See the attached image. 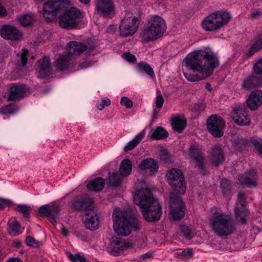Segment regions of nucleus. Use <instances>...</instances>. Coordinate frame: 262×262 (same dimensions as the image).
<instances>
[{"label": "nucleus", "instance_id": "nucleus-1", "mask_svg": "<svg viewBox=\"0 0 262 262\" xmlns=\"http://www.w3.org/2000/svg\"><path fill=\"white\" fill-rule=\"evenodd\" d=\"M219 64L216 54L208 48L189 53L183 62L182 71L186 79L194 82L205 79L212 75Z\"/></svg>", "mask_w": 262, "mask_h": 262}, {"label": "nucleus", "instance_id": "nucleus-2", "mask_svg": "<svg viewBox=\"0 0 262 262\" xmlns=\"http://www.w3.org/2000/svg\"><path fill=\"white\" fill-rule=\"evenodd\" d=\"M135 204L140 207L144 219L147 222H155L160 219L162 211L157 199L147 188L138 190L134 196Z\"/></svg>", "mask_w": 262, "mask_h": 262}, {"label": "nucleus", "instance_id": "nucleus-3", "mask_svg": "<svg viewBox=\"0 0 262 262\" xmlns=\"http://www.w3.org/2000/svg\"><path fill=\"white\" fill-rule=\"evenodd\" d=\"M113 228L118 235L126 236L133 230L140 229L139 220L130 210H121L116 208L113 213Z\"/></svg>", "mask_w": 262, "mask_h": 262}, {"label": "nucleus", "instance_id": "nucleus-4", "mask_svg": "<svg viewBox=\"0 0 262 262\" xmlns=\"http://www.w3.org/2000/svg\"><path fill=\"white\" fill-rule=\"evenodd\" d=\"M209 222L211 231L219 236L229 235L235 230L231 216L219 207L210 208Z\"/></svg>", "mask_w": 262, "mask_h": 262}, {"label": "nucleus", "instance_id": "nucleus-5", "mask_svg": "<svg viewBox=\"0 0 262 262\" xmlns=\"http://www.w3.org/2000/svg\"><path fill=\"white\" fill-rule=\"evenodd\" d=\"M93 204V200L88 196L77 199L73 204L76 209L85 211L83 222L86 229L92 231L97 229L99 226V216Z\"/></svg>", "mask_w": 262, "mask_h": 262}, {"label": "nucleus", "instance_id": "nucleus-6", "mask_svg": "<svg viewBox=\"0 0 262 262\" xmlns=\"http://www.w3.org/2000/svg\"><path fill=\"white\" fill-rule=\"evenodd\" d=\"M166 30L165 20L159 15H152L148 19L147 27L141 34V36L145 42L154 41L159 38Z\"/></svg>", "mask_w": 262, "mask_h": 262}, {"label": "nucleus", "instance_id": "nucleus-7", "mask_svg": "<svg viewBox=\"0 0 262 262\" xmlns=\"http://www.w3.org/2000/svg\"><path fill=\"white\" fill-rule=\"evenodd\" d=\"M230 19L231 15L229 12L219 11L207 16L202 21L201 26L206 31L213 32L227 24Z\"/></svg>", "mask_w": 262, "mask_h": 262}, {"label": "nucleus", "instance_id": "nucleus-8", "mask_svg": "<svg viewBox=\"0 0 262 262\" xmlns=\"http://www.w3.org/2000/svg\"><path fill=\"white\" fill-rule=\"evenodd\" d=\"M167 181L175 192L184 194L186 191L184 176L182 171L177 168L169 170L166 174Z\"/></svg>", "mask_w": 262, "mask_h": 262}, {"label": "nucleus", "instance_id": "nucleus-9", "mask_svg": "<svg viewBox=\"0 0 262 262\" xmlns=\"http://www.w3.org/2000/svg\"><path fill=\"white\" fill-rule=\"evenodd\" d=\"M169 218L171 220H181L185 215V206L181 196L175 192L169 194Z\"/></svg>", "mask_w": 262, "mask_h": 262}, {"label": "nucleus", "instance_id": "nucleus-10", "mask_svg": "<svg viewBox=\"0 0 262 262\" xmlns=\"http://www.w3.org/2000/svg\"><path fill=\"white\" fill-rule=\"evenodd\" d=\"M81 13L77 9L72 7L66 10L59 17L58 24L63 29H72L77 27L78 19Z\"/></svg>", "mask_w": 262, "mask_h": 262}, {"label": "nucleus", "instance_id": "nucleus-11", "mask_svg": "<svg viewBox=\"0 0 262 262\" xmlns=\"http://www.w3.org/2000/svg\"><path fill=\"white\" fill-rule=\"evenodd\" d=\"M138 27V17L133 13H128L121 21L119 26L120 35L123 37L132 36L136 32Z\"/></svg>", "mask_w": 262, "mask_h": 262}, {"label": "nucleus", "instance_id": "nucleus-12", "mask_svg": "<svg viewBox=\"0 0 262 262\" xmlns=\"http://www.w3.org/2000/svg\"><path fill=\"white\" fill-rule=\"evenodd\" d=\"M63 0H51L43 5L42 15L47 21H52L54 17L64 8Z\"/></svg>", "mask_w": 262, "mask_h": 262}, {"label": "nucleus", "instance_id": "nucleus-13", "mask_svg": "<svg viewBox=\"0 0 262 262\" xmlns=\"http://www.w3.org/2000/svg\"><path fill=\"white\" fill-rule=\"evenodd\" d=\"M208 131L215 137H221L224 135L225 122L223 119L217 115L210 116L207 120Z\"/></svg>", "mask_w": 262, "mask_h": 262}, {"label": "nucleus", "instance_id": "nucleus-14", "mask_svg": "<svg viewBox=\"0 0 262 262\" xmlns=\"http://www.w3.org/2000/svg\"><path fill=\"white\" fill-rule=\"evenodd\" d=\"M68 54L70 56H78L86 50L93 51L95 48L93 42H88L86 44L78 41H71L67 44Z\"/></svg>", "mask_w": 262, "mask_h": 262}, {"label": "nucleus", "instance_id": "nucleus-15", "mask_svg": "<svg viewBox=\"0 0 262 262\" xmlns=\"http://www.w3.org/2000/svg\"><path fill=\"white\" fill-rule=\"evenodd\" d=\"M233 119L235 123L239 125H247L250 122V119L246 112L244 104L236 105L233 109Z\"/></svg>", "mask_w": 262, "mask_h": 262}, {"label": "nucleus", "instance_id": "nucleus-16", "mask_svg": "<svg viewBox=\"0 0 262 262\" xmlns=\"http://www.w3.org/2000/svg\"><path fill=\"white\" fill-rule=\"evenodd\" d=\"M189 157L191 161L199 168H202L204 166L205 157L202 149L198 144L190 145L189 151Z\"/></svg>", "mask_w": 262, "mask_h": 262}, {"label": "nucleus", "instance_id": "nucleus-17", "mask_svg": "<svg viewBox=\"0 0 262 262\" xmlns=\"http://www.w3.org/2000/svg\"><path fill=\"white\" fill-rule=\"evenodd\" d=\"M96 8L99 14L109 17L113 15L115 6L113 0H97Z\"/></svg>", "mask_w": 262, "mask_h": 262}, {"label": "nucleus", "instance_id": "nucleus-18", "mask_svg": "<svg viewBox=\"0 0 262 262\" xmlns=\"http://www.w3.org/2000/svg\"><path fill=\"white\" fill-rule=\"evenodd\" d=\"M237 196L240 203H237L235 208V217L238 222L244 224L246 222L245 217L248 214V212L243 203L245 194L241 192L238 193Z\"/></svg>", "mask_w": 262, "mask_h": 262}, {"label": "nucleus", "instance_id": "nucleus-19", "mask_svg": "<svg viewBox=\"0 0 262 262\" xmlns=\"http://www.w3.org/2000/svg\"><path fill=\"white\" fill-rule=\"evenodd\" d=\"M59 211V206L53 204L42 205L39 208V213L43 216L49 217L53 224L56 223L55 217L58 215Z\"/></svg>", "mask_w": 262, "mask_h": 262}, {"label": "nucleus", "instance_id": "nucleus-20", "mask_svg": "<svg viewBox=\"0 0 262 262\" xmlns=\"http://www.w3.org/2000/svg\"><path fill=\"white\" fill-rule=\"evenodd\" d=\"M0 34L3 38L12 40H19L23 37L21 32L10 25H4L0 30Z\"/></svg>", "mask_w": 262, "mask_h": 262}, {"label": "nucleus", "instance_id": "nucleus-21", "mask_svg": "<svg viewBox=\"0 0 262 262\" xmlns=\"http://www.w3.org/2000/svg\"><path fill=\"white\" fill-rule=\"evenodd\" d=\"M8 101H14L24 97L27 92L26 87L22 84H14L9 88Z\"/></svg>", "mask_w": 262, "mask_h": 262}, {"label": "nucleus", "instance_id": "nucleus-22", "mask_svg": "<svg viewBox=\"0 0 262 262\" xmlns=\"http://www.w3.org/2000/svg\"><path fill=\"white\" fill-rule=\"evenodd\" d=\"M248 107L255 110L262 104V91L256 90L251 92L248 99L247 100Z\"/></svg>", "mask_w": 262, "mask_h": 262}, {"label": "nucleus", "instance_id": "nucleus-23", "mask_svg": "<svg viewBox=\"0 0 262 262\" xmlns=\"http://www.w3.org/2000/svg\"><path fill=\"white\" fill-rule=\"evenodd\" d=\"M238 179L242 185L254 187L257 185L258 175L254 170H250L242 176H239Z\"/></svg>", "mask_w": 262, "mask_h": 262}, {"label": "nucleus", "instance_id": "nucleus-24", "mask_svg": "<svg viewBox=\"0 0 262 262\" xmlns=\"http://www.w3.org/2000/svg\"><path fill=\"white\" fill-rule=\"evenodd\" d=\"M210 158L212 164L215 166L219 165L224 161L225 155L221 145L214 146L212 149Z\"/></svg>", "mask_w": 262, "mask_h": 262}, {"label": "nucleus", "instance_id": "nucleus-25", "mask_svg": "<svg viewBox=\"0 0 262 262\" xmlns=\"http://www.w3.org/2000/svg\"><path fill=\"white\" fill-rule=\"evenodd\" d=\"M139 167L142 170H148L151 174L156 172L158 169V165L156 161L152 158H147L142 160Z\"/></svg>", "mask_w": 262, "mask_h": 262}, {"label": "nucleus", "instance_id": "nucleus-26", "mask_svg": "<svg viewBox=\"0 0 262 262\" xmlns=\"http://www.w3.org/2000/svg\"><path fill=\"white\" fill-rule=\"evenodd\" d=\"M261 86L262 79L253 75L248 76L242 83V88L246 90Z\"/></svg>", "mask_w": 262, "mask_h": 262}, {"label": "nucleus", "instance_id": "nucleus-27", "mask_svg": "<svg viewBox=\"0 0 262 262\" xmlns=\"http://www.w3.org/2000/svg\"><path fill=\"white\" fill-rule=\"evenodd\" d=\"M173 128L179 133L182 132L186 126V120L183 116L177 115L171 119Z\"/></svg>", "mask_w": 262, "mask_h": 262}, {"label": "nucleus", "instance_id": "nucleus-28", "mask_svg": "<svg viewBox=\"0 0 262 262\" xmlns=\"http://www.w3.org/2000/svg\"><path fill=\"white\" fill-rule=\"evenodd\" d=\"M39 74L41 77L47 76L51 71L50 60L48 57H44L38 61Z\"/></svg>", "mask_w": 262, "mask_h": 262}, {"label": "nucleus", "instance_id": "nucleus-29", "mask_svg": "<svg viewBox=\"0 0 262 262\" xmlns=\"http://www.w3.org/2000/svg\"><path fill=\"white\" fill-rule=\"evenodd\" d=\"M70 56L68 55H60L55 61V67L58 70L67 69L70 64Z\"/></svg>", "mask_w": 262, "mask_h": 262}, {"label": "nucleus", "instance_id": "nucleus-30", "mask_svg": "<svg viewBox=\"0 0 262 262\" xmlns=\"http://www.w3.org/2000/svg\"><path fill=\"white\" fill-rule=\"evenodd\" d=\"M104 180L101 178H97L90 181L86 185L89 190L98 191L102 190L104 186Z\"/></svg>", "mask_w": 262, "mask_h": 262}, {"label": "nucleus", "instance_id": "nucleus-31", "mask_svg": "<svg viewBox=\"0 0 262 262\" xmlns=\"http://www.w3.org/2000/svg\"><path fill=\"white\" fill-rule=\"evenodd\" d=\"M132 170V163L129 159L123 160L120 164L119 172L122 177H125L130 174Z\"/></svg>", "mask_w": 262, "mask_h": 262}, {"label": "nucleus", "instance_id": "nucleus-32", "mask_svg": "<svg viewBox=\"0 0 262 262\" xmlns=\"http://www.w3.org/2000/svg\"><path fill=\"white\" fill-rule=\"evenodd\" d=\"M16 20L22 26H27L34 23L36 20V17L32 13H27L18 16Z\"/></svg>", "mask_w": 262, "mask_h": 262}, {"label": "nucleus", "instance_id": "nucleus-33", "mask_svg": "<svg viewBox=\"0 0 262 262\" xmlns=\"http://www.w3.org/2000/svg\"><path fill=\"white\" fill-rule=\"evenodd\" d=\"M126 247L125 244L123 245L120 241L114 240L111 243L108 251L113 255H118L123 250L124 247Z\"/></svg>", "mask_w": 262, "mask_h": 262}, {"label": "nucleus", "instance_id": "nucleus-34", "mask_svg": "<svg viewBox=\"0 0 262 262\" xmlns=\"http://www.w3.org/2000/svg\"><path fill=\"white\" fill-rule=\"evenodd\" d=\"M145 133L142 131L138 134L132 141L129 142L124 147L125 151H128L134 149L142 141L145 136Z\"/></svg>", "mask_w": 262, "mask_h": 262}, {"label": "nucleus", "instance_id": "nucleus-35", "mask_svg": "<svg viewBox=\"0 0 262 262\" xmlns=\"http://www.w3.org/2000/svg\"><path fill=\"white\" fill-rule=\"evenodd\" d=\"M168 133L163 127L159 126L154 131L150 138L154 140H162L168 137Z\"/></svg>", "mask_w": 262, "mask_h": 262}, {"label": "nucleus", "instance_id": "nucleus-36", "mask_svg": "<svg viewBox=\"0 0 262 262\" xmlns=\"http://www.w3.org/2000/svg\"><path fill=\"white\" fill-rule=\"evenodd\" d=\"M8 225L10 234L13 236H15L16 235H19L21 233L20 229V224L15 219L10 221Z\"/></svg>", "mask_w": 262, "mask_h": 262}, {"label": "nucleus", "instance_id": "nucleus-37", "mask_svg": "<svg viewBox=\"0 0 262 262\" xmlns=\"http://www.w3.org/2000/svg\"><path fill=\"white\" fill-rule=\"evenodd\" d=\"M138 68L140 72L141 73L144 72L149 75L151 77H154L155 76V73L153 69L149 66V64L146 62H140L138 66Z\"/></svg>", "mask_w": 262, "mask_h": 262}, {"label": "nucleus", "instance_id": "nucleus-38", "mask_svg": "<svg viewBox=\"0 0 262 262\" xmlns=\"http://www.w3.org/2000/svg\"><path fill=\"white\" fill-rule=\"evenodd\" d=\"M17 111V107L13 105H7L2 107L0 110V112L3 115H12Z\"/></svg>", "mask_w": 262, "mask_h": 262}, {"label": "nucleus", "instance_id": "nucleus-39", "mask_svg": "<svg viewBox=\"0 0 262 262\" xmlns=\"http://www.w3.org/2000/svg\"><path fill=\"white\" fill-rule=\"evenodd\" d=\"M122 179L117 173H113L109 176V183L113 187L118 186L121 183Z\"/></svg>", "mask_w": 262, "mask_h": 262}, {"label": "nucleus", "instance_id": "nucleus-40", "mask_svg": "<svg viewBox=\"0 0 262 262\" xmlns=\"http://www.w3.org/2000/svg\"><path fill=\"white\" fill-rule=\"evenodd\" d=\"M15 210L18 212H21L25 217L28 218L30 215L31 208L30 206L26 205H18Z\"/></svg>", "mask_w": 262, "mask_h": 262}, {"label": "nucleus", "instance_id": "nucleus-41", "mask_svg": "<svg viewBox=\"0 0 262 262\" xmlns=\"http://www.w3.org/2000/svg\"><path fill=\"white\" fill-rule=\"evenodd\" d=\"M261 50L255 43H253L251 47L244 53V55L246 58H249L253 56L255 53Z\"/></svg>", "mask_w": 262, "mask_h": 262}, {"label": "nucleus", "instance_id": "nucleus-42", "mask_svg": "<svg viewBox=\"0 0 262 262\" xmlns=\"http://www.w3.org/2000/svg\"><path fill=\"white\" fill-rule=\"evenodd\" d=\"M230 183L226 179H223L221 182V187L224 194L227 193L230 189Z\"/></svg>", "mask_w": 262, "mask_h": 262}, {"label": "nucleus", "instance_id": "nucleus-43", "mask_svg": "<svg viewBox=\"0 0 262 262\" xmlns=\"http://www.w3.org/2000/svg\"><path fill=\"white\" fill-rule=\"evenodd\" d=\"M111 104V100L108 98H105L101 100L100 102L96 104L97 108L100 110H102L105 106H108Z\"/></svg>", "mask_w": 262, "mask_h": 262}, {"label": "nucleus", "instance_id": "nucleus-44", "mask_svg": "<svg viewBox=\"0 0 262 262\" xmlns=\"http://www.w3.org/2000/svg\"><path fill=\"white\" fill-rule=\"evenodd\" d=\"M253 72L256 74H262V58L258 60L254 64Z\"/></svg>", "mask_w": 262, "mask_h": 262}, {"label": "nucleus", "instance_id": "nucleus-45", "mask_svg": "<svg viewBox=\"0 0 262 262\" xmlns=\"http://www.w3.org/2000/svg\"><path fill=\"white\" fill-rule=\"evenodd\" d=\"M28 52L27 50L23 49L21 55L20 56L17 55L18 56V58H19V59L18 60V62H19L20 60V63H21L23 66H24L27 63V55L28 54Z\"/></svg>", "mask_w": 262, "mask_h": 262}, {"label": "nucleus", "instance_id": "nucleus-46", "mask_svg": "<svg viewBox=\"0 0 262 262\" xmlns=\"http://www.w3.org/2000/svg\"><path fill=\"white\" fill-rule=\"evenodd\" d=\"M120 104L124 105L127 108H131L133 106V103L128 97H123L121 99Z\"/></svg>", "mask_w": 262, "mask_h": 262}, {"label": "nucleus", "instance_id": "nucleus-47", "mask_svg": "<svg viewBox=\"0 0 262 262\" xmlns=\"http://www.w3.org/2000/svg\"><path fill=\"white\" fill-rule=\"evenodd\" d=\"M12 205V202L10 200L0 198V210L10 206Z\"/></svg>", "mask_w": 262, "mask_h": 262}, {"label": "nucleus", "instance_id": "nucleus-48", "mask_svg": "<svg viewBox=\"0 0 262 262\" xmlns=\"http://www.w3.org/2000/svg\"><path fill=\"white\" fill-rule=\"evenodd\" d=\"M251 143L258 154L262 155V144L258 141L253 139L251 140Z\"/></svg>", "mask_w": 262, "mask_h": 262}, {"label": "nucleus", "instance_id": "nucleus-49", "mask_svg": "<svg viewBox=\"0 0 262 262\" xmlns=\"http://www.w3.org/2000/svg\"><path fill=\"white\" fill-rule=\"evenodd\" d=\"M26 242L27 245L29 246L34 247H37L38 246V242H37L33 237L30 236H28L26 237Z\"/></svg>", "mask_w": 262, "mask_h": 262}, {"label": "nucleus", "instance_id": "nucleus-50", "mask_svg": "<svg viewBox=\"0 0 262 262\" xmlns=\"http://www.w3.org/2000/svg\"><path fill=\"white\" fill-rule=\"evenodd\" d=\"M164 103V99L161 94L157 95L156 99V107L158 108H161Z\"/></svg>", "mask_w": 262, "mask_h": 262}, {"label": "nucleus", "instance_id": "nucleus-51", "mask_svg": "<svg viewBox=\"0 0 262 262\" xmlns=\"http://www.w3.org/2000/svg\"><path fill=\"white\" fill-rule=\"evenodd\" d=\"M122 57L129 62H134L136 59L135 56L129 53L123 54Z\"/></svg>", "mask_w": 262, "mask_h": 262}, {"label": "nucleus", "instance_id": "nucleus-52", "mask_svg": "<svg viewBox=\"0 0 262 262\" xmlns=\"http://www.w3.org/2000/svg\"><path fill=\"white\" fill-rule=\"evenodd\" d=\"M181 256L184 258H190L192 256V250L190 249H187L183 250L181 253Z\"/></svg>", "mask_w": 262, "mask_h": 262}, {"label": "nucleus", "instance_id": "nucleus-53", "mask_svg": "<svg viewBox=\"0 0 262 262\" xmlns=\"http://www.w3.org/2000/svg\"><path fill=\"white\" fill-rule=\"evenodd\" d=\"M181 230L186 238H188L190 236V229L188 227L183 226L181 228Z\"/></svg>", "mask_w": 262, "mask_h": 262}, {"label": "nucleus", "instance_id": "nucleus-54", "mask_svg": "<svg viewBox=\"0 0 262 262\" xmlns=\"http://www.w3.org/2000/svg\"><path fill=\"white\" fill-rule=\"evenodd\" d=\"M92 66V62L89 60L84 61L79 64L81 69H85Z\"/></svg>", "mask_w": 262, "mask_h": 262}, {"label": "nucleus", "instance_id": "nucleus-55", "mask_svg": "<svg viewBox=\"0 0 262 262\" xmlns=\"http://www.w3.org/2000/svg\"><path fill=\"white\" fill-rule=\"evenodd\" d=\"M261 15H262V12L258 10H256L251 13V17L252 19H256V18L261 16Z\"/></svg>", "mask_w": 262, "mask_h": 262}, {"label": "nucleus", "instance_id": "nucleus-56", "mask_svg": "<svg viewBox=\"0 0 262 262\" xmlns=\"http://www.w3.org/2000/svg\"><path fill=\"white\" fill-rule=\"evenodd\" d=\"M254 43H255L260 49H262V33L258 35Z\"/></svg>", "mask_w": 262, "mask_h": 262}, {"label": "nucleus", "instance_id": "nucleus-57", "mask_svg": "<svg viewBox=\"0 0 262 262\" xmlns=\"http://www.w3.org/2000/svg\"><path fill=\"white\" fill-rule=\"evenodd\" d=\"M168 152L167 150L166 149H162L161 150L160 153V156L161 159H163L165 162H166V160L167 159Z\"/></svg>", "mask_w": 262, "mask_h": 262}, {"label": "nucleus", "instance_id": "nucleus-58", "mask_svg": "<svg viewBox=\"0 0 262 262\" xmlns=\"http://www.w3.org/2000/svg\"><path fill=\"white\" fill-rule=\"evenodd\" d=\"M79 256H80V255L78 254H75V255H72L71 254L70 256V259L72 261H78V259L79 258Z\"/></svg>", "mask_w": 262, "mask_h": 262}, {"label": "nucleus", "instance_id": "nucleus-59", "mask_svg": "<svg viewBox=\"0 0 262 262\" xmlns=\"http://www.w3.org/2000/svg\"><path fill=\"white\" fill-rule=\"evenodd\" d=\"M152 254L149 253H147L141 255L140 257L143 259H145L149 258L151 257L152 256Z\"/></svg>", "mask_w": 262, "mask_h": 262}, {"label": "nucleus", "instance_id": "nucleus-60", "mask_svg": "<svg viewBox=\"0 0 262 262\" xmlns=\"http://www.w3.org/2000/svg\"><path fill=\"white\" fill-rule=\"evenodd\" d=\"M7 262H23L19 258H11L7 261Z\"/></svg>", "mask_w": 262, "mask_h": 262}, {"label": "nucleus", "instance_id": "nucleus-61", "mask_svg": "<svg viewBox=\"0 0 262 262\" xmlns=\"http://www.w3.org/2000/svg\"><path fill=\"white\" fill-rule=\"evenodd\" d=\"M61 233L63 235L66 236H67L69 234L68 230L64 227L62 228L61 229Z\"/></svg>", "mask_w": 262, "mask_h": 262}, {"label": "nucleus", "instance_id": "nucleus-62", "mask_svg": "<svg viewBox=\"0 0 262 262\" xmlns=\"http://www.w3.org/2000/svg\"><path fill=\"white\" fill-rule=\"evenodd\" d=\"M78 261H79L80 262H86V259L85 258V257L80 255L79 258L78 259Z\"/></svg>", "mask_w": 262, "mask_h": 262}, {"label": "nucleus", "instance_id": "nucleus-63", "mask_svg": "<svg viewBox=\"0 0 262 262\" xmlns=\"http://www.w3.org/2000/svg\"><path fill=\"white\" fill-rule=\"evenodd\" d=\"M81 3L88 4L90 2V0H78Z\"/></svg>", "mask_w": 262, "mask_h": 262}, {"label": "nucleus", "instance_id": "nucleus-64", "mask_svg": "<svg viewBox=\"0 0 262 262\" xmlns=\"http://www.w3.org/2000/svg\"><path fill=\"white\" fill-rule=\"evenodd\" d=\"M239 142H241L242 144H246L247 143V141L246 140H241L239 141Z\"/></svg>", "mask_w": 262, "mask_h": 262}]
</instances>
